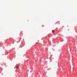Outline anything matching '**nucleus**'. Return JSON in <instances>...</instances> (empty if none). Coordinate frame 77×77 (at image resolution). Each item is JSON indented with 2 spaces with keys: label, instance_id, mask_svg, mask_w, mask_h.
Segmentation results:
<instances>
[{
  "label": "nucleus",
  "instance_id": "f03ea898",
  "mask_svg": "<svg viewBox=\"0 0 77 77\" xmlns=\"http://www.w3.org/2000/svg\"><path fill=\"white\" fill-rule=\"evenodd\" d=\"M52 33H54V30H53L52 31Z\"/></svg>",
  "mask_w": 77,
  "mask_h": 77
},
{
  "label": "nucleus",
  "instance_id": "f257e3e1",
  "mask_svg": "<svg viewBox=\"0 0 77 77\" xmlns=\"http://www.w3.org/2000/svg\"><path fill=\"white\" fill-rule=\"evenodd\" d=\"M19 67V66H18V65H17L16 66L17 68H18Z\"/></svg>",
  "mask_w": 77,
  "mask_h": 77
}]
</instances>
